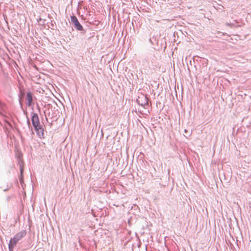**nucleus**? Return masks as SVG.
I'll return each mask as SVG.
<instances>
[{
    "instance_id": "obj_6",
    "label": "nucleus",
    "mask_w": 251,
    "mask_h": 251,
    "mask_svg": "<svg viewBox=\"0 0 251 251\" xmlns=\"http://www.w3.org/2000/svg\"><path fill=\"white\" fill-rule=\"evenodd\" d=\"M26 100L27 101V102L26 103V105L28 106H31L32 105V93L30 92H28L27 93L26 95Z\"/></svg>"
},
{
    "instance_id": "obj_4",
    "label": "nucleus",
    "mask_w": 251,
    "mask_h": 251,
    "mask_svg": "<svg viewBox=\"0 0 251 251\" xmlns=\"http://www.w3.org/2000/svg\"><path fill=\"white\" fill-rule=\"evenodd\" d=\"M137 101L139 104L145 107L146 105H148V99L145 96L139 97L137 100Z\"/></svg>"
},
{
    "instance_id": "obj_7",
    "label": "nucleus",
    "mask_w": 251,
    "mask_h": 251,
    "mask_svg": "<svg viewBox=\"0 0 251 251\" xmlns=\"http://www.w3.org/2000/svg\"><path fill=\"white\" fill-rule=\"evenodd\" d=\"M238 23V22L236 20H235L234 23H226V25L230 27H235L237 26L236 25V24H237Z\"/></svg>"
},
{
    "instance_id": "obj_5",
    "label": "nucleus",
    "mask_w": 251,
    "mask_h": 251,
    "mask_svg": "<svg viewBox=\"0 0 251 251\" xmlns=\"http://www.w3.org/2000/svg\"><path fill=\"white\" fill-rule=\"evenodd\" d=\"M34 129L40 138L44 137V129L42 125L38 126L37 128L34 127Z\"/></svg>"
},
{
    "instance_id": "obj_2",
    "label": "nucleus",
    "mask_w": 251,
    "mask_h": 251,
    "mask_svg": "<svg viewBox=\"0 0 251 251\" xmlns=\"http://www.w3.org/2000/svg\"><path fill=\"white\" fill-rule=\"evenodd\" d=\"M71 20L72 23L74 25V27L77 30H83V27L79 23L77 18L75 16H72L71 17Z\"/></svg>"
},
{
    "instance_id": "obj_3",
    "label": "nucleus",
    "mask_w": 251,
    "mask_h": 251,
    "mask_svg": "<svg viewBox=\"0 0 251 251\" xmlns=\"http://www.w3.org/2000/svg\"><path fill=\"white\" fill-rule=\"evenodd\" d=\"M31 121L32 125L34 127L37 128L38 126L41 125L39 122V119L37 114L32 112L31 113Z\"/></svg>"
},
{
    "instance_id": "obj_8",
    "label": "nucleus",
    "mask_w": 251,
    "mask_h": 251,
    "mask_svg": "<svg viewBox=\"0 0 251 251\" xmlns=\"http://www.w3.org/2000/svg\"><path fill=\"white\" fill-rule=\"evenodd\" d=\"M15 246H16L15 245H13L12 242H10V241H9V243L8 245L9 251H13V249Z\"/></svg>"
},
{
    "instance_id": "obj_9",
    "label": "nucleus",
    "mask_w": 251,
    "mask_h": 251,
    "mask_svg": "<svg viewBox=\"0 0 251 251\" xmlns=\"http://www.w3.org/2000/svg\"><path fill=\"white\" fill-rule=\"evenodd\" d=\"M27 124L29 127H30V121H29V120L28 118H27Z\"/></svg>"
},
{
    "instance_id": "obj_1",
    "label": "nucleus",
    "mask_w": 251,
    "mask_h": 251,
    "mask_svg": "<svg viewBox=\"0 0 251 251\" xmlns=\"http://www.w3.org/2000/svg\"><path fill=\"white\" fill-rule=\"evenodd\" d=\"M26 234L25 230H23L17 233L15 236L11 238L10 240V242H12L13 245H16L17 244Z\"/></svg>"
},
{
    "instance_id": "obj_10",
    "label": "nucleus",
    "mask_w": 251,
    "mask_h": 251,
    "mask_svg": "<svg viewBox=\"0 0 251 251\" xmlns=\"http://www.w3.org/2000/svg\"><path fill=\"white\" fill-rule=\"evenodd\" d=\"M0 106L1 107H2L3 106H4V104L3 103H2L1 101H0Z\"/></svg>"
},
{
    "instance_id": "obj_11",
    "label": "nucleus",
    "mask_w": 251,
    "mask_h": 251,
    "mask_svg": "<svg viewBox=\"0 0 251 251\" xmlns=\"http://www.w3.org/2000/svg\"><path fill=\"white\" fill-rule=\"evenodd\" d=\"M20 172H21V174L22 175L23 172V169L22 168H21V169H20Z\"/></svg>"
},
{
    "instance_id": "obj_12",
    "label": "nucleus",
    "mask_w": 251,
    "mask_h": 251,
    "mask_svg": "<svg viewBox=\"0 0 251 251\" xmlns=\"http://www.w3.org/2000/svg\"><path fill=\"white\" fill-rule=\"evenodd\" d=\"M150 42L152 44V41H151V39H150Z\"/></svg>"
}]
</instances>
